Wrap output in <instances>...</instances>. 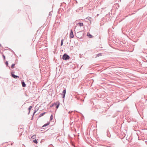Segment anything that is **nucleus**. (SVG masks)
<instances>
[{
	"instance_id": "obj_22",
	"label": "nucleus",
	"mask_w": 147,
	"mask_h": 147,
	"mask_svg": "<svg viewBox=\"0 0 147 147\" xmlns=\"http://www.w3.org/2000/svg\"><path fill=\"white\" fill-rule=\"evenodd\" d=\"M37 111V110H36V109H35L34 110V113L33 114V115H34L35 113H36V112Z\"/></svg>"
},
{
	"instance_id": "obj_20",
	"label": "nucleus",
	"mask_w": 147,
	"mask_h": 147,
	"mask_svg": "<svg viewBox=\"0 0 147 147\" xmlns=\"http://www.w3.org/2000/svg\"><path fill=\"white\" fill-rule=\"evenodd\" d=\"M55 105V103L50 105V107H51Z\"/></svg>"
},
{
	"instance_id": "obj_18",
	"label": "nucleus",
	"mask_w": 147,
	"mask_h": 147,
	"mask_svg": "<svg viewBox=\"0 0 147 147\" xmlns=\"http://www.w3.org/2000/svg\"><path fill=\"white\" fill-rule=\"evenodd\" d=\"M32 106H30L28 108V109L29 111H30V110L32 108Z\"/></svg>"
},
{
	"instance_id": "obj_10",
	"label": "nucleus",
	"mask_w": 147,
	"mask_h": 147,
	"mask_svg": "<svg viewBox=\"0 0 147 147\" xmlns=\"http://www.w3.org/2000/svg\"><path fill=\"white\" fill-rule=\"evenodd\" d=\"M87 36L90 38H92V36L89 33H88L87 34Z\"/></svg>"
},
{
	"instance_id": "obj_16",
	"label": "nucleus",
	"mask_w": 147,
	"mask_h": 147,
	"mask_svg": "<svg viewBox=\"0 0 147 147\" xmlns=\"http://www.w3.org/2000/svg\"><path fill=\"white\" fill-rule=\"evenodd\" d=\"M15 65V64H12L11 66V68L13 69L14 68Z\"/></svg>"
},
{
	"instance_id": "obj_4",
	"label": "nucleus",
	"mask_w": 147,
	"mask_h": 147,
	"mask_svg": "<svg viewBox=\"0 0 147 147\" xmlns=\"http://www.w3.org/2000/svg\"><path fill=\"white\" fill-rule=\"evenodd\" d=\"M69 37L71 38H73L74 37L73 33L72 30L71 29L70 30V33Z\"/></svg>"
},
{
	"instance_id": "obj_11",
	"label": "nucleus",
	"mask_w": 147,
	"mask_h": 147,
	"mask_svg": "<svg viewBox=\"0 0 147 147\" xmlns=\"http://www.w3.org/2000/svg\"><path fill=\"white\" fill-rule=\"evenodd\" d=\"M49 124H50L49 122L45 124L42 126V127H46V126H47V125H49Z\"/></svg>"
},
{
	"instance_id": "obj_17",
	"label": "nucleus",
	"mask_w": 147,
	"mask_h": 147,
	"mask_svg": "<svg viewBox=\"0 0 147 147\" xmlns=\"http://www.w3.org/2000/svg\"><path fill=\"white\" fill-rule=\"evenodd\" d=\"M53 115L52 114L51 116V117H50V120L51 121L53 119Z\"/></svg>"
},
{
	"instance_id": "obj_1",
	"label": "nucleus",
	"mask_w": 147,
	"mask_h": 147,
	"mask_svg": "<svg viewBox=\"0 0 147 147\" xmlns=\"http://www.w3.org/2000/svg\"><path fill=\"white\" fill-rule=\"evenodd\" d=\"M76 36L79 39L82 38L83 36V34L82 32L80 31L77 33L76 34Z\"/></svg>"
},
{
	"instance_id": "obj_8",
	"label": "nucleus",
	"mask_w": 147,
	"mask_h": 147,
	"mask_svg": "<svg viewBox=\"0 0 147 147\" xmlns=\"http://www.w3.org/2000/svg\"><path fill=\"white\" fill-rule=\"evenodd\" d=\"M86 19H87L88 20H89V21H90V22H91L92 18H91V17H88L86 18Z\"/></svg>"
},
{
	"instance_id": "obj_29",
	"label": "nucleus",
	"mask_w": 147,
	"mask_h": 147,
	"mask_svg": "<svg viewBox=\"0 0 147 147\" xmlns=\"http://www.w3.org/2000/svg\"><path fill=\"white\" fill-rule=\"evenodd\" d=\"M146 57H147V56H146Z\"/></svg>"
},
{
	"instance_id": "obj_9",
	"label": "nucleus",
	"mask_w": 147,
	"mask_h": 147,
	"mask_svg": "<svg viewBox=\"0 0 147 147\" xmlns=\"http://www.w3.org/2000/svg\"><path fill=\"white\" fill-rule=\"evenodd\" d=\"M68 113L70 114L71 116L72 115H74V112H73V111H69V112Z\"/></svg>"
},
{
	"instance_id": "obj_3",
	"label": "nucleus",
	"mask_w": 147,
	"mask_h": 147,
	"mask_svg": "<svg viewBox=\"0 0 147 147\" xmlns=\"http://www.w3.org/2000/svg\"><path fill=\"white\" fill-rule=\"evenodd\" d=\"M13 72L12 73H11V76L13 77V78H15V79H18L19 78V76L15 75L14 74H13Z\"/></svg>"
},
{
	"instance_id": "obj_28",
	"label": "nucleus",
	"mask_w": 147,
	"mask_h": 147,
	"mask_svg": "<svg viewBox=\"0 0 147 147\" xmlns=\"http://www.w3.org/2000/svg\"><path fill=\"white\" fill-rule=\"evenodd\" d=\"M1 44H0V47L1 46Z\"/></svg>"
},
{
	"instance_id": "obj_12",
	"label": "nucleus",
	"mask_w": 147,
	"mask_h": 147,
	"mask_svg": "<svg viewBox=\"0 0 147 147\" xmlns=\"http://www.w3.org/2000/svg\"><path fill=\"white\" fill-rule=\"evenodd\" d=\"M78 24L80 26H83V23L79 22Z\"/></svg>"
},
{
	"instance_id": "obj_25",
	"label": "nucleus",
	"mask_w": 147,
	"mask_h": 147,
	"mask_svg": "<svg viewBox=\"0 0 147 147\" xmlns=\"http://www.w3.org/2000/svg\"><path fill=\"white\" fill-rule=\"evenodd\" d=\"M33 117H34V115H32V118H31V120H32L33 119Z\"/></svg>"
},
{
	"instance_id": "obj_15",
	"label": "nucleus",
	"mask_w": 147,
	"mask_h": 147,
	"mask_svg": "<svg viewBox=\"0 0 147 147\" xmlns=\"http://www.w3.org/2000/svg\"><path fill=\"white\" fill-rule=\"evenodd\" d=\"M33 142L36 143V144L38 142H37V140H36V139H35V140H33Z\"/></svg>"
},
{
	"instance_id": "obj_21",
	"label": "nucleus",
	"mask_w": 147,
	"mask_h": 147,
	"mask_svg": "<svg viewBox=\"0 0 147 147\" xmlns=\"http://www.w3.org/2000/svg\"><path fill=\"white\" fill-rule=\"evenodd\" d=\"M5 65H7V66L8 65V61H6L5 62Z\"/></svg>"
},
{
	"instance_id": "obj_14",
	"label": "nucleus",
	"mask_w": 147,
	"mask_h": 147,
	"mask_svg": "<svg viewBox=\"0 0 147 147\" xmlns=\"http://www.w3.org/2000/svg\"><path fill=\"white\" fill-rule=\"evenodd\" d=\"M63 40H63V39H62L61 40V46H62L63 45Z\"/></svg>"
},
{
	"instance_id": "obj_24",
	"label": "nucleus",
	"mask_w": 147,
	"mask_h": 147,
	"mask_svg": "<svg viewBox=\"0 0 147 147\" xmlns=\"http://www.w3.org/2000/svg\"><path fill=\"white\" fill-rule=\"evenodd\" d=\"M36 136V135H33L32 137H31V138H32V139H34L35 138V136Z\"/></svg>"
},
{
	"instance_id": "obj_19",
	"label": "nucleus",
	"mask_w": 147,
	"mask_h": 147,
	"mask_svg": "<svg viewBox=\"0 0 147 147\" xmlns=\"http://www.w3.org/2000/svg\"><path fill=\"white\" fill-rule=\"evenodd\" d=\"M102 55V54L101 53H99L97 55V56L98 57H99V56H101Z\"/></svg>"
},
{
	"instance_id": "obj_7",
	"label": "nucleus",
	"mask_w": 147,
	"mask_h": 147,
	"mask_svg": "<svg viewBox=\"0 0 147 147\" xmlns=\"http://www.w3.org/2000/svg\"><path fill=\"white\" fill-rule=\"evenodd\" d=\"M22 86L23 87H25L26 86V84L24 81L21 82Z\"/></svg>"
},
{
	"instance_id": "obj_2",
	"label": "nucleus",
	"mask_w": 147,
	"mask_h": 147,
	"mask_svg": "<svg viewBox=\"0 0 147 147\" xmlns=\"http://www.w3.org/2000/svg\"><path fill=\"white\" fill-rule=\"evenodd\" d=\"M70 57L67 54L65 53L62 56V59H63L65 60H67L69 59Z\"/></svg>"
},
{
	"instance_id": "obj_27",
	"label": "nucleus",
	"mask_w": 147,
	"mask_h": 147,
	"mask_svg": "<svg viewBox=\"0 0 147 147\" xmlns=\"http://www.w3.org/2000/svg\"><path fill=\"white\" fill-rule=\"evenodd\" d=\"M51 12H50L49 13V15H51Z\"/></svg>"
},
{
	"instance_id": "obj_23",
	"label": "nucleus",
	"mask_w": 147,
	"mask_h": 147,
	"mask_svg": "<svg viewBox=\"0 0 147 147\" xmlns=\"http://www.w3.org/2000/svg\"><path fill=\"white\" fill-rule=\"evenodd\" d=\"M3 57L4 59H5V56L3 54H2Z\"/></svg>"
},
{
	"instance_id": "obj_5",
	"label": "nucleus",
	"mask_w": 147,
	"mask_h": 147,
	"mask_svg": "<svg viewBox=\"0 0 147 147\" xmlns=\"http://www.w3.org/2000/svg\"><path fill=\"white\" fill-rule=\"evenodd\" d=\"M66 94V90L65 89L62 92V94H61V95L63 96L62 98H64L65 97V96Z\"/></svg>"
},
{
	"instance_id": "obj_6",
	"label": "nucleus",
	"mask_w": 147,
	"mask_h": 147,
	"mask_svg": "<svg viewBox=\"0 0 147 147\" xmlns=\"http://www.w3.org/2000/svg\"><path fill=\"white\" fill-rule=\"evenodd\" d=\"M55 106H56V108L57 109L59 106L60 102L59 101H57L56 103H55Z\"/></svg>"
},
{
	"instance_id": "obj_26",
	"label": "nucleus",
	"mask_w": 147,
	"mask_h": 147,
	"mask_svg": "<svg viewBox=\"0 0 147 147\" xmlns=\"http://www.w3.org/2000/svg\"><path fill=\"white\" fill-rule=\"evenodd\" d=\"M30 112V111H29V112L28 113V115H29Z\"/></svg>"
},
{
	"instance_id": "obj_13",
	"label": "nucleus",
	"mask_w": 147,
	"mask_h": 147,
	"mask_svg": "<svg viewBox=\"0 0 147 147\" xmlns=\"http://www.w3.org/2000/svg\"><path fill=\"white\" fill-rule=\"evenodd\" d=\"M45 113H46V112H44L43 113H42L39 115V117H40L43 116Z\"/></svg>"
}]
</instances>
